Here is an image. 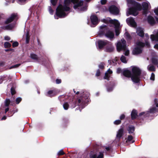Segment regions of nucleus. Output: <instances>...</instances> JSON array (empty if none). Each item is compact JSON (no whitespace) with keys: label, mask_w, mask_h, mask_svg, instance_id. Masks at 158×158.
<instances>
[{"label":"nucleus","mask_w":158,"mask_h":158,"mask_svg":"<svg viewBox=\"0 0 158 158\" xmlns=\"http://www.w3.org/2000/svg\"><path fill=\"white\" fill-rule=\"evenodd\" d=\"M116 47L118 51L123 50L125 51V55L126 56H128L129 55V51L127 49L126 41L124 39H122L117 43Z\"/></svg>","instance_id":"5"},{"label":"nucleus","mask_w":158,"mask_h":158,"mask_svg":"<svg viewBox=\"0 0 158 158\" xmlns=\"http://www.w3.org/2000/svg\"><path fill=\"white\" fill-rule=\"evenodd\" d=\"M120 60L121 61L124 63H126L127 62V60L126 59V58L125 56H122Z\"/></svg>","instance_id":"35"},{"label":"nucleus","mask_w":158,"mask_h":158,"mask_svg":"<svg viewBox=\"0 0 158 158\" xmlns=\"http://www.w3.org/2000/svg\"><path fill=\"white\" fill-rule=\"evenodd\" d=\"M9 108L8 107H7L5 109V113H6L8 111H9Z\"/></svg>","instance_id":"62"},{"label":"nucleus","mask_w":158,"mask_h":158,"mask_svg":"<svg viewBox=\"0 0 158 158\" xmlns=\"http://www.w3.org/2000/svg\"><path fill=\"white\" fill-rule=\"evenodd\" d=\"M64 152L63 150H60L58 153V155H62L64 154Z\"/></svg>","instance_id":"47"},{"label":"nucleus","mask_w":158,"mask_h":158,"mask_svg":"<svg viewBox=\"0 0 158 158\" xmlns=\"http://www.w3.org/2000/svg\"><path fill=\"white\" fill-rule=\"evenodd\" d=\"M83 96L78 98L76 103L81 108H84L86 106V102L89 101V93L87 92H83Z\"/></svg>","instance_id":"4"},{"label":"nucleus","mask_w":158,"mask_h":158,"mask_svg":"<svg viewBox=\"0 0 158 158\" xmlns=\"http://www.w3.org/2000/svg\"><path fill=\"white\" fill-rule=\"evenodd\" d=\"M109 10L111 13L114 15L118 14L119 12L118 9L114 5L111 6L109 8Z\"/></svg>","instance_id":"13"},{"label":"nucleus","mask_w":158,"mask_h":158,"mask_svg":"<svg viewBox=\"0 0 158 158\" xmlns=\"http://www.w3.org/2000/svg\"><path fill=\"white\" fill-rule=\"evenodd\" d=\"M30 56L31 58L33 59L36 60H38V58L37 56L35 54H31L30 55Z\"/></svg>","instance_id":"32"},{"label":"nucleus","mask_w":158,"mask_h":158,"mask_svg":"<svg viewBox=\"0 0 158 158\" xmlns=\"http://www.w3.org/2000/svg\"><path fill=\"white\" fill-rule=\"evenodd\" d=\"M148 22L151 24H153L155 23V20L154 18L151 16H149L148 18Z\"/></svg>","instance_id":"21"},{"label":"nucleus","mask_w":158,"mask_h":158,"mask_svg":"<svg viewBox=\"0 0 158 158\" xmlns=\"http://www.w3.org/2000/svg\"><path fill=\"white\" fill-rule=\"evenodd\" d=\"M133 139V137L131 135H129L128 136L127 139L126 140V143L129 142L130 143H133L134 142V140H132Z\"/></svg>","instance_id":"27"},{"label":"nucleus","mask_w":158,"mask_h":158,"mask_svg":"<svg viewBox=\"0 0 158 158\" xmlns=\"http://www.w3.org/2000/svg\"><path fill=\"white\" fill-rule=\"evenodd\" d=\"M22 99L20 98H16V103L17 104H18L21 101Z\"/></svg>","instance_id":"44"},{"label":"nucleus","mask_w":158,"mask_h":158,"mask_svg":"<svg viewBox=\"0 0 158 158\" xmlns=\"http://www.w3.org/2000/svg\"><path fill=\"white\" fill-rule=\"evenodd\" d=\"M110 148L109 147L106 148V149L107 151H108L110 150Z\"/></svg>","instance_id":"64"},{"label":"nucleus","mask_w":158,"mask_h":158,"mask_svg":"<svg viewBox=\"0 0 158 158\" xmlns=\"http://www.w3.org/2000/svg\"><path fill=\"white\" fill-rule=\"evenodd\" d=\"M19 3L20 4L26 2V0H18Z\"/></svg>","instance_id":"50"},{"label":"nucleus","mask_w":158,"mask_h":158,"mask_svg":"<svg viewBox=\"0 0 158 158\" xmlns=\"http://www.w3.org/2000/svg\"><path fill=\"white\" fill-rule=\"evenodd\" d=\"M65 97V96L64 95H61V96H60L59 97V98L60 100L61 101H62V100L61 99V98H64V97Z\"/></svg>","instance_id":"58"},{"label":"nucleus","mask_w":158,"mask_h":158,"mask_svg":"<svg viewBox=\"0 0 158 158\" xmlns=\"http://www.w3.org/2000/svg\"><path fill=\"white\" fill-rule=\"evenodd\" d=\"M147 69L149 71H155V67L151 65H149L148 66Z\"/></svg>","instance_id":"28"},{"label":"nucleus","mask_w":158,"mask_h":158,"mask_svg":"<svg viewBox=\"0 0 158 158\" xmlns=\"http://www.w3.org/2000/svg\"><path fill=\"white\" fill-rule=\"evenodd\" d=\"M125 117V116L124 114L121 115L120 116V119L121 120L123 119Z\"/></svg>","instance_id":"57"},{"label":"nucleus","mask_w":158,"mask_h":158,"mask_svg":"<svg viewBox=\"0 0 158 158\" xmlns=\"http://www.w3.org/2000/svg\"><path fill=\"white\" fill-rule=\"evenodd\" d=\"M123 129L122 128L120 129L117 132L116 135V138L119 140L121 138L123 134Z\"/></svg>","instance_id":"19"},{"label":"nucleus","mask_w":158,"mask_h":158,"mask_svg":"<svg viewBox=\"0 0 158 158\" xmlns=\"http://www.w3.org/2000/svg\"><path fill=\"white\" fill-rule=\"evenodd\" d=\"M99 67L100 69H102L104 67V64L103 63H101L99 65Z\"/></svg>","instance_id":"48"},{"label":"nucleus","mask_w":158,"mask_h":158,"mask_svg":"<svg viewBox=\"0 0 158 158\" xmlns=\"http://www.w3.org/2000/svg\"><path fill=\"white\" fill-rule=\"evenodd\" d=\"M128 3L133 4V7L129 8L127 12V15L128 16L129 15H132L136 16L138 14V10H140L142 9L141 5L139 3L133 0H127Z\"/></svg>","instance_id":"3"},{"label":"nucleus","mask_w":158,"mask_h":158,"mask_svg":"<svg viewBox=\"0 0 158 158\" xmlns=\"http://www.w3.org/2000/svg\"><path fill=\"white\" fill-rule=\"evenodd\" d=\"M63 106L64 109L67 110L69 107V105L67 102H65L63 104Z\"/></svg>","instance_id":"39"},{"label":"nucleus","mask_w":158,"mask_h":158,"mask_svg":"<svg viewBox=\"0 0 158 158\" xmlns=\"http://www.w3.org/2000/svg\"><path fill=\"white\" fill-rule=\"evenodd\" d=\"M30 40V35L28 32H27L26 35V43L27 44L29 43Z\"/></svg>","instance_id":"34"},{"label":"nucleus","mask_w":158,"mask_h":158,"mask_svg":"<svg viewBox=\"0 0 158 158\" xmlns=\"http://www.w3.org/2000/svg\"><path fill=\"white\" fill-rule=\"evenodd\" d=\"M145 37L146 38V40L145 41V43L144 44L146 46L148 47H149L150 46L149 43L148 41L149 39V37L148 34H145Z\"/></svg>","instance_id":"22"},{"label":"nucleus","mask_w":158,"mask_h":158,"mask_svg":"<svg viewBox=\"0 0 158 158\" xmlns=\"http://www.w3.org/2000/svg\"><path fill=\"white\" fill-rule=\"evenodd\" d=\"M158 110L155 107H153L150 109L149 112L151 113H154L158 111Z\"/></svg>","instance_id":"29"},{"label":"nucleus","mask_w":158,"mask_h":158,"mask_svg":"<svg viewBox=\"0 0 158 158\" xmlns=\"http://www.w3.org/2000/svg\"><path fill=\"white\" fill-rule=\"evenodd\" d=\"M136 33L139 36L142 37L144 36V31L143 28L139 27L137 28Z\"/></svg>","instance_id":"18"},{"label":"nucleus","mask_w":158,"mask_h":158,"mask_svg":"<svg viewBox=\"0 0 158 158\" xmlns=\"http://www.w3.org/2000/svg\"><path fill=\"white\" fill-rule=\"evenodd\" d=\"M71 2L73 3L74 8L78 11H84L87 9V6L83 5V2L81 0H64V5L60 4L56 9V16H54L55 19H58V17L63 18L68 14V11L70 10L68 6L70 3Z\"/></svg>","instance_id":"1"},{"label":"nucleus","mask_w":158,"mask_h":158,"mask_svg":"<svg viewBox=\"0 0 158 158\" xmlns=\"http://www.w3.org/2000/svg\"><path fill=\"white\" fill-rule=\"evenodd\" d=\"M136 45L137 46L133 51V53L134 54H138L140 53L142 51V48L144 45V43L140 41L137 42Z\"/></svg>","instance_id":"6"},{"label":"nucleus","mask_w":158,"mask_h":158,"mask_svg":"<svg viewBox=\"0 0 158 158\" xmlns=\"http://www.w3.org/2000/svg\"><path fill=\"white\" fill-rule=\"evenodd\" d=\"M145 112H142L139 114V115L141 116L145 114Z\"/></svg>","instance_id":"63"},{"label":"nucleus","mask_w":158,"mask_h":158,"mask_svg":"<svg viewBox=\"0 0 158 158\" xmlns=\"http://www.w3.org/2000/svg\"><path fill=\"white\" fill-rule=\"evenodd\" d=\"M153 34L150 35V38L152 41H158V29L155 30L153 32Z\"/></svg>","instance_id":"12"},{"label":"nucleus","mask_w":158,"mask_h":158,"mask_svg":"<svg viewBox=\"0 0 158 158\" xmlns=\"http://www.w3.org/2000/svg\"><path fill=\"white\" fill-rule=\"evenodd\" d=\"M110 21L111 23L114 25L115 27L116 35L117 36L118 35L119 33L118 29L120 25L119 23L118 20L115 19L110 20Z\"/></svg>","instance_id":"8"},{"label":"nucleus","mask_w":158,"mask_h":158,"mask_svg":"<svg viewBox=\"0 0 158 158\" xmlns=\"http://www.w3.org/2000/svg\"><path fill=\"white\" fill-rule=\"evenodd\" d=\"M121 71V69L120 68H118L117 69V72L118 73H119Z\"/></svg>","instance_id":"60"},{"label":"nucleus","mask_w":158,"mask_h":158,"mask_svg":"<svg viewBox=\"0 0 158 158\" xmlns=\"http://www.w3.org/2000/svg\"><path fill=\"white\" fill-rule=\"evenodd\" d=\"M117 59H114L113 60H109L108 62L109 63V64H112L113 63V64H114V65H115V64H117Z\"/></svg>","instance_id":"36"},{"label":"nucleus","mask_w":158,"mask_h":158,"mask_svg":"<svg viewBox=\"0 0 158 158\" xmlns=\"http://www.w3.org/2000/svg\"><path fill=\"white\" fill-rule=\"evenodd\" d=\"M90 19L92 24L91 25L92 27H94L98 24L99 21L96 15H92L91 16Z\"/></svg>","instance_id":"10"},{"label":"nucleus","mask_w":158,"mask_h":158,"mask_svg":"<svg viewBox=\"0 0 158 158\" xmlns=\"http://www.w3.org/2000/svg\"><path fill=\"white\" fill-rule=\"evenodd\" d=\"M121 123V121L120 120H116L114 122V124L116 125L119 124Z\"/></svg>","instance_id":"45"},{"label":"nucleus","mask_w":158,"mask_h":158,"mask_svg":"<svg viewBox=\"0 0 158 158\" xmlns=\"http://www.w3.org/2000/svg\"><path fill=\"white\" fill-rule=\"evenodd\" d=\"M4 39L6 40H10V38L8 36H6L4 37Z\"/></svg>","instance_id":"56"},{"label":"nucleus","mask_w":158,"mask_h":158,"mask_svg":"<svg viewBox=\"0 0 158 158\" xmlns=\"http://www.w3.org/2000/svg\"><path fill=\"white\" fill-rule=\"evenodd\" d=\"M154 12L155 14L158 16V7L154 9Z\"/></svg>","instance_id":"51"},{"label":"nucleus","mask_w":158,"mask_h":158,"mask_svg":"<svg viewBox=\"0 0 158 158\" xmlns=\"http://www.w3.org/2000/svg\"><path fill=\"white\" fill-rule=\"evenodd\" d=\"M157 99H154V102L155 104L156 105V106L157 107H158V103H157Z\"/></svg>","instance_id":"59"},{"label":"nucleus","mask_w":158,"mask_h":158,"mask_svg":"<svg viewBox=\"0 0 158 158\" xmlns=\"http://www.w3.org/2000/svg\"><path fill=\"white\" fill-rule=\"evenodd\" d=\"M4 47L6 48H9L11 46V44L8 42H6L4 44Z\"/></svg>","instance_id":"37"},{"label":"nucleus","mask_w":158,"mask_h":158,"mask_svg":"<svg viewBox=\"0 0 158 158\" xmlns=\"http://www.w3.org/2000/svg\"><path fill=\"white\" fill-rule=\"evenodd\" d=\"M152 63L155 65H157L158 64V60L157 59L152 58Z\"/></svg>","instance_id":"30"},{"label":"nucleus","mask_w":158,"mask_h":158,"mask_svg":"<svg viewBox=\"0 0 158 158\" xmlns=\"http://www.w3.org/2000/svg\"><path fill=\"white\" fill-rule=\"evenodd\" d=\"M113 89V87H111L110 88H109V87L107 88V91L108 92H111V91Z\"/></svg>","instance_id":"55"},{"label":"nucleus","mask_w":158,"mask_h":158,"mask_svg":"<svg viewBox=\"0 0 158 158\" xmlns=\"http://www.w3.org/2000/svg\"><path fill=\"white\" fill-rule=\"evenodd\" d=\"M10 100L9 99L6 98L5 101V106L8 107L10 104Z\"/></svg>","instance_id":"33"},{"label":"nucleus","mask_w":158,"mask_h":158,"mask_svg":"<svg viewBox=\"0 0 158 158\" xmlns=\"http://www.w3.org/2000/svg\"><path fill=\"white\" fill-rule=\"evenodd\" d=\"M58 0H51V2L53 6H55L56 5Z\"/></svg>","instance_id":"41"},{"label":"nucleus","mask_w":158,"mask_h":158,"mask_svg":"<svg viewBox=\"0 0 158 158\" xmlns=\"http://www.w3.org/2000/svg\"><path fill=\"white\" fill-rule=\"evenodd\" d=\"M103 152L97 151L91 152L90 158H103Z\"/></svg>","instance_id":"7"},{"label":"nucleus","mask_w":158,"mask_h":158,"mask_svg":"<svg viewBox=\"0 0 158 158\" xmlns=\"http://www.w3.org/2000/svg\"><path fill=\"white\" fill-rule=\"evenodd\" d=\"M105 35L106 37L111 40L114 37V32L111 30H108Z\"/></svg>","instance_id":"17"},{"label":"nucleus","mask_w":158,"mask_h":158,"mask_svg":"<svg viewBox=\"0 0 158 158\" xmlns=\"http://www.w3.org/2000/svg\"><path fill=\"white\" fill-rule=\"evenodd\" d=\"M131 115L132 119H135L137 116V111L135 110H133L131 112Z\"/></svg>","instance_id":"23"},{"label":"nucleus","mask_w":158,"mask_h":158,"mask_svg":"<svg viewBox=\"0 0 158 158\" xmlns=\"http://www.w3.org/2000/svg\"><path fill=\"white\" fill-rule=\"evenodd\" d=\"M15 25V24L9 25L6 26V29L8 30L11 29L14 27Z\"/></svg>","instance_id":"38"},{"label":"nucleus","mask_w":158,"mask_h":158,"mask_svg":"<svg viewBox=\"0 0 158 158\" xmlns=\"http://www.w3.org/2000/svg\"><path fill=\"white\" fill-rule=\"evenodd\" d=\"M124 35L125 36L127 40H130L131 39V37L129 34L127 32H126L124 34Z\"/></svg>","instance_id":"31"},{"label":"nucleus","mask_w":158,"mask_h":158,"mask_svg":"<svg viewBox=\"0 0 158 158\" xmlns=\"http://www.w3.org/2000/svg\"><path fill=\"white\" fill-rule=\"evenodd\" d=\"M108 29H107V27L106 25H102L100 27L99 30L98 31V35L100 36H102V35H105L106 31Z\"/></svg>","instance_id":"11"},{"label":"nucleus","mask_w":158,"mask_h":158,"mask_svg":"<svg viewBox=\"0 0 158 158\" xmlns=\"http://www.w3.org/2000/svg\"><path fill=\"white\" fill-rule=\"evenodd\" d=\"M100 71L99 69H98L96 73V75L97 76H98L100 75Z\"/></svg>","instance_id":"54"},{"label":"nucleus","mask_w":158,"mask_h":158,"mask_svg":"<svg viewBox=\"0 0 158 158\" xmlns=\"http://www.w3.org/2000/svg\"><path fill=\"white\" fill-rule=\"evenodd\" d=\"M110 47L107 46L106 48V51L108 52H111L114 50V47L112 46V44L111 43V45H109Z\"/></svg>","instance_id":"25"},{"label":"nucleus","mask_w":158,"mask_h":158,"mask_svg":"<svg viewBox=\"0 0 158 158\" xmlns=\"http://www.w3.org/2000/svg\"><path fill=\"white\" fill-rule=\"evenodd\" d=\"M142 5L143 8V9L144 10V14H146L148 9L151 7L150 4L148 2H144L142 3Z\"/></svg>","instance_id":"15"},{"label":"nucleus","mask_w":158,"mask_h":158,"mask_svg":"<svg viewBox=\"0 0 158 158\" xmlns=\"http://www.w3.org/2000/svg\"><path fill=\"white\" fill-rule=\"evenodd\" d=\"M18 45V43L17 42H14L12 44L13 47H17Z\"/></svg>","instance_id":"49"},{"label":"nucleus","mask_w":158,"mask_h":158,"mask_svg":"<svg viewBox=\"0 0 158 158\" xmlns=\"http://www.w3.org/2000/svg\"><path fill=\"white\" fill-rule=\"evenodd\" d=\"M21 65V64H17L14 65L10 67L9 69H11L13 68H15L18 67Z\"/></svg>","instance_id":"40"},{"label":"nucleus","mask_w":158,"mask_h":158,"mask_svg":"<svg viewBox=\"0 0 158 158\" xmlns=\"http://www.w3.org/2000/svg\"><path fill=\"white\" fill-rule=\"evenodd\" d=\"M150 79L153 81L155 80V74L153 73H152Z\"/></svg>","instance_id":"43"},{"label":"nucleus","mask_w":158,"mask_h":158,"mask_svg":"<svg viewBox=\"0 0 158 158\" xmlns=\"http://www.w3.org/2000/svg\"><path fill=\"white\" fill-rule=\"evenodd\" d=\"M112 73V71L110 70V69H109L107 72H106L105 73V75L104 77V78L105 79H106L107 80H109V78L110 77Z\"/></svg>","instance_id":"20"},{"label":"nucleus","mask_w":158,"mask_h":158,"mask_svg":"<svg viewBox=\"0 0 158 158\" xmlns=\"http://www.w3.org/2000/svg\"><path fill=\"white\" fill-rule=\"evenodd\" d=\"M56 95V92L54 90H49L48 92L47 96L50 97H52Z\"/></svg>","instance_id":"26"},{"label":"nucleus","mask_w":158,"mask_h":158,"mask_svg":"<svg viewBox=\"0 0 158 158\" xmlns=\"http://www.w3.org/2000/svg\"><path fill=\"white\" fill-rule=\"evenodd\" d=\"M49 11L51 15H53L54 12V11L52 9V8L51 6H49L48 8Z\"/></svg>","instance_id":"42"},{"label":"nucleus","mask_w":158,"mask_h":158,"mask_svg":"<svg viewBox=\"0 0 158 158\" xmlns=\"http://www.w3.org/2000/svg\"><path fill=\"white\" fill-rule=\"evenodd\" d=\"M11 93L12 95L14 94L15 93V89L13 87H12L11 89Z\"/></svg>","instance_id":"46"},{"label":"nucleus","mask_w":158,"mask_h":158,"mask_svg":"<svg viewBox=\"0 0 158 158\" xmlns=\"http://www.w3.org/2000/svg\"><path fill=\"white\" fill-rule=\"evenodd\" d=\"M56 84H60L61 82V80L59 79H57L56 80Z\"/></svg>","instance_id":"53"},{"label":"nucleus","mask_w":158,"mask_h":158,"mask_svg":"<svg viewBox=\"0 0 158 158\" xmlns=\"http://www.w3.org/2000/svg\"><path fill=\"white\" fill-rule=\"evenodd\" d=\"M132 74L131 71L127 69H126L123 71L122 73L126 77H131L133 82L136 83L138 82L139 81L140 76L141 73V70L139 68L133 66L132 68Z\"/></svg>","instance_id":"2"},{"label":"nucleus","mask_w":158,"mask_h":158,"mask_svg":"<svg viewBox=\"0 0 158 158\" xmlns=\"http://www.w3.org/2000/svg\"><path fill=\"white\" fill-rule=\"evenodd\" d=\"M154 48L156 49H158V44H156L154 46Z\"/></svg>","instance_id":"61"},{"label":"nucleus","mask_w":158,"mask_h":158,"mask_svg":"<svg viewBox=\"0 0 158 158\" xmlns=\"http://www.w3.org/2000/svg\"><path fill=\"white\" fill-rule=\"evenodd\" d=\"M126 22L128 25L132 27H135L136 25V23L132 17H129L127 18L126 19Z\"/></svg>","instance_id":"16"},{"label":"nucleus","mask_w":158,"mask_h":158,"mask_svg":"<svg viewBox=\"0 0 158 158\" xmlns=\"http://www.w3.org/2000/svg\"><path fill=\"white\" fill-rule=\"evenodd\" d=\"M106 0H101V3L102 5H104L106 3Z\"/></svg>","instance_id":"52"},{"label":"nucleus","mask_w":158,"mask_h":158,"mask_svg":"<svg viewBox=\"0 0 158 158\" xmlns=\"http://www.w3.org/2000/svg\"><path fill=\"white\" fill-rule=\"evenodd\" d=\"M98 47L99 49L102 48L106 45H111V43L107 40H99L98 41Z\"/></svg>","instance_id":"9"},{"label":"nucleus","mask_w":158,"mask_h":158,"mask_svg":"<svg viewBox=\"0 0 158 158\" xmlns=\"http://www.w3.org/2000/svg\"><path fill=\"white\" fill-rule=\"evenodd\" d=\"M127 131L129 134L132 133L135 131V127L132 126H131L128 127Z\"/></svg>","instance_id":"24"},{"label":"nucleus","mask_w":158,"mask_h":158,"mask_svg":"<svg viewBox=\"0 0 158 158\" xmlns=\"http://www.w3.org/2000/svg\"><path fill=\"white\" fill-rule=\"evenodd\" d=\"M18 19L17 14L13 13L10 16L6 19L5 21L6 24H8L14 20H17Z\"/></svg>","instance_id":"14"}]
</instances>
